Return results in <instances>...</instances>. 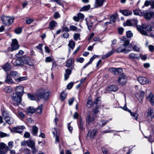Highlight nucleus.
Wrapping results in <instances>:
<instances>
[{
	"instance_id": "nucleus-1",
	"label": "nucleus",
	"mask_w": 154,
	"mask_h": 154,
	"mask_svg": "<svg viewBox=\"0 0 154 154\" xmlns=\"http://www.w3.org/2000/svg\"><path fill=\"white\" fill-rule=\"evenodd\" d=\"M50 92L48 90L41 88L38 90L36 95L38 98L44 99L47 100L49 97Z\"/></svg>"
},
{
	"instance_id": "nucleus-2",
	"label": "nucleus",
	"mask_w": 154,
	"mask_h": 154,
	"mask_svg": "<svg viewBox=\"0 0 154 154\" xmlns=\"http://www.w3.org/2000/svg\"><path fill=\"white\" fill-rule=\"evenodd\" d=\"M22 96L19 95V94L17 93H13L11 95V97L12 99L13 104L15 106L19 105L21 101L22 97Z\"/></svg>"
},
{
	"instance_id": "nucleus-3",
	"label": "nucleus",
	"mask_w": 154,
	"mask_h": 154,
	"mask_svg": "<svg viewBox=\"0 0 154 154\" xmlns=\"http://www.w3.org/2000/svg\"><path fill=\"white\" fill-rule=\"evenodd\" d=\"M2 21L4 24L9 26L14 21V18L11 17L2 16L1 17Z\"/></svg>"
},
{
	"instance_id": "nucleus-4",
	"label": "nucleus",
	"mask_w": 154,
	"mask_h": 154,
	"mask_svg": "<svg viewBox=\"0 0 154 154\" xmlns=\"http://www.w3.org/2000/svg\"><path fill=\"white\" fill-rule=\"evenodd\" d=\"M127 81V77L124 74H122L119 75L118 82L120 85H124L125 84Z\"/></svg>"
},
{
	"instance_id": "nucleus-5",
	"label": "nucleus",
	"mask_w": 154,
	"mask_h": 154,
	"mask_svg": "<svg viewBox=\"0 0 154 154\" xmlns=\"http://www.w3.org/2000/svg\"><path fill=\"white\" fill-rule=\"evenodd\" d=\"M8 150V147L3 143H0V154H6Z\"/></svg>"
},
{
	"instance_id": "nucleus-6",
	"label": "nucleus",
	"mask_w": 154,
	"mask_h": 154,
	"mask_svg": "<svg viewBox=\"0 0 154 154\" xmlns=\"http://www.w3.org/2000/svg\"><path fill=\"white\" fill-rule=\"evenodd\" d=\"M35 61L33 59L28 57H24V63L27 64L29 66H32L34 65Z\"/></svg>"
},
{
	"instance_id": "nucleus-7",
	"label": "nucleus",
	"mask_w": 154,
	"mask_h": 154,
	"mask_svg": "<svg viewBox=\"0 0 154 154\" xmlns=\"http://www.w3.org/2000/svg\"><path fill=\"white\" fill-rule=\"evenodd\" d=\"M19 48V45L18 44V42L16 39H13L12 40L11 45V51L16 50Z\"/></svg>"
},
{
	"instance_id": "nucleus-8",
	"label": "nucleus",
	"mask_w": 154,
	"mask_h": 154,
	"mask_svg": "<svg viewBox=\"0 0 154 154\" xmlns=\"http://www.w3.org/2000/svg\"><path fill=\"white\" fill-rule=\"evenodd\" d=\"M97 130L96 129H90L88 132L87 138H93L94 136L97 134Z\"/></svg>"
},
{
	"instance_id": "nucleus-9",
	"label": "nucleus",
	"mask_w": 154,
	"mask_h": 154,
	"mask_svg": "<svg viewBox=\"0 0 154 154\" xmlns=\"http://www.w3.org/2000/svg\"><path fill=\"white\" fill-rule=\"evenodd\" d=\"M137 80L141 84L145 85L149 83V80L144 77H139L137 78Z\"/></svg>"
},
{
	"instance_id": "nucleus-10",
	"label": "nucleus",
	"mask_w": 154,
	"mask_h": 154,
	"mask_svg": "<svg viewBox=\"0 0 154 154\" xmlns=\"http://www.w3.org/2000/svg\"><path fill=\"white\" fill-rule=\"evenodd\" d=\"M23 87L20 85L17 86L15 88L16 93L19 94V95L22 96L24 93Z\"/></svg>"
},
{
	"instance_id": "nucleus-11",
	"label": "nucleus",
	"mask_w": 154,
	"mask_h": 154,
	"mask_svg": "<svg viewBox=\"0 0 154 154\" xmlns=\"http://www.w3.org/2000/svg\"><path fill=\"white\" fill-rule=\"evenodd\" d=\"M24 128L25 127L23 126H18L13 128L12 131L15 133H21L23 132Z\"/></svg>"
},
{
	"instance_id": "nucleus-12",
	"label": "nucleus",
	"mask_w": 154,
	"mask_h": 154,
	"mask_svg": "<svg viewBox=\"0 0 154 154\" xmlns=\"http://www.w3.org/2000/svg\"><path fill=\"white\" fill-rule=\"evenodd\" d=\"M74 60L72 58L69 59L68 60L66 64V67H69L70 69H72L74 66Z\"/></svg>"
},
{
	"instance_id": "nucleus-13",
	"label": "nucleus",
	"mask_w": 154,
	"mask_h": 154,
	"mask_svg": "<svg viewBox=\"0 0 154 154\" xmlns=\"http://www.w3.org/2000/svg\"><path fill=\"white\" fill-rule=\"evenodd\" d=\"M24 64V60H23L21 58H18L14 62V65L15 66H22Z\"/></svg>"
},
{
	"instance_id": "nucleus-14",
	"label": "nucleus",
	"mask_w": 154,
	"mask_h": 154,
	"mask_svg": "<svg viewBox=\"0 0 154 154\" xmlns=\"http://www.w3.org/2000/svg\"><path fill=\"white\" fill-rule=\"evenodd\" d=\"M109 71L116 75L119 74L122 71V69L120 68L116 69L114 68H110L109 69Z\"/></svg>"
},
{
	"instance_id": "nucleus-15",
	"label": "nucleus",
	"mask_w": 154,
	"mask_h": 154,
	"mask_svg": "<svg viewBox=\"0 0 154 154\" xmlns=\"http://www.w3.org/2000/svg\"><path fill=\"white\" fill-rule=\"evenodd\" d=\"M123 109L127 111L130 113L131 115L134 117L135 119L137 121V117L138 116V115L136 112L133 113L132 112L131 110H129L126 107L124 106L123 108Z\"/></svg>"
},
{
	"instance_id": "nucleus-16",
	"label": "nucleus",
	"mask_w": 154,
	"mask_h": 154,
	"mask_svg": "<svg viewBox=\"0 0 154 154\" xmlns=\"http://www.w3.org/2000/svg\"><path fill=\"white\" fill-rule=\"evenodd\" d=\"M123 41H124V42L123 45H122V46L124 47H126L127 49H128V46L129 43V40H127L125 36H122L121 38L120 42L122 43L123 42H122Z\"/></svg>"
},
{
	"instance_id": "nucleus-17",
	"label": "nucleus",
	"mask_w": 154,
	"mask_h": 154,
	"mask_svg": "<svg viewBox=\"0 0 154 154\" xmlns=\"http://www.w3.org/2000/svg\"><path fill=\"white\" fill-rule=\"evenodd\" d=\"M130 51H131V50L127 49L126 47H122V45L120 47L118 48L116 50V51L117 52H125V53L128 52Z\"/></svg>"
},
{
	"instance_id": "nucleus-18",
	"label": "nucleus",
	"mask_w": 154,
	"mask_h": 154,
	"mask_svg": "<svg viewBox=\"0 0 154 154\" xmlns=\"http://www.w3.org/2000/svg\"><path fill=\"white\" fill-rule=\"evenodd\" d=\"M105 2V0H95L94 7L97 8L102 6Z\"/></svg>"
},
{
	"instance_id": "nucleus-19",
	"label": "nucleus",
	"mask_w": 154,
	"mask_h": 154,
	"mask_svg": "<svg viewBox=\"0 0 154 154\" xmlns=\"http://www.w3.org/2000/svg\"><path fill=\"white\" fill-rule=\"evenodd\" d=\"M144 95V92L143 91H140L139 94H136V97L137 98L140 103L142 102V99L143 98Z\"/></svg>"
},
{
	"instance_id": "nucleus-20",
	"label": "nucleus",
	"mask_w": 154,
	"mask_h": 154,
	"mask_svg": "<svg viewBox=\"0 0 154 154\" xmlns=\"http://www.w3.org/2000/svg\"><path fill=\"white\" fill-rule=\"evenodd\" d=\"M96 117L95 115H94L93 116H91L90 115L87 116L86 121L87 123L89 124L92 123L94 122Z\"/></svg>"
},
{
	"instance_id": "nucleus-21",
	"label": "nucleus",
	"mask_w": 154,
	"mask_h": 154,
	"mask_svg": "<svg viewBox=\"0 0 154 154\" xmlns=\"http://www.w3.org/2000/svg\"><path fill=\"white\" fill-rule=\"evenodd\" d=\"M5 82L7 84L10 85L13 84L14 82L12 79L9 76L8 74L7 73L6 79Z\"/></svg>"
},
{
	"instance_id": "nucleus-22",
	"label": "nucleus",
	"mask_w": 154,
	"mask_h": 154,
	"mask_svg": "<svg viewBox=\"0 0 154 154\" xmlns=\"http://www.w3.org/2000/svg\"><path fill=\"white\" fill-rule=\"evenodd\" d=\"M71 69H66L65 70V73L64 75L65 80H67L69 77V75L72 72Z\"/></svg>"
},
{
	"instance_id": "nucleus-23",
	"label": "nucleus",
	"mask_w": 154,
	"mask_h": 154,
	"mask_svg": "<svg viewBox=\"0 0 154 154\" xmlns=\"http://www.w3.org/2000/svg\"><path fill=\"white\" fill-rule=\"evenodd\" d=\"M118 89L116 85H112L109 87L107 89L108 92H109L111 91H116Z\"/></svg>"
},
{
	"instance_id": "nucleus-24",
	"label": "nucleus",
	"mask_w": 154,
	"mask_h": 154,
	"mask_svg": "<svg viewBox=\"0 0 154 154\" xmlns=\"http://www.w3.org/2000/svg\"><path fill=\"white\" fill-rule=\"evenodd\" d=\"M147 99L150 102L151 105L154 106V96L152 93H151L149 94L147 97Z\"/></svg>"
},
{
	"instance_id": "nucleus-25",
	"label": "nucleus",
	"mask_w": 154,
	"mask_h": 154,
	"mask_svg": "<svg viewBox=\"0 0 154 154\" xmlns=\"http://www.w3.org/2000/svg\"><path fill=\"white\" fill-rule=\"evenodd\" d=\"M137 30L139 31L142 34L146 35H148L147 34V32L143 30V28L140 25H137Z\"/></svg>"
},
{
	"instance_id": "nucleus-26",
	"label": "nucleus",
	"mask_w": 154,
	"mask_h": 154,
	"mask_svg": "<svg viewBox=\"0 0 154 154\" xmlns=\"http://www.w3.org/2000/svg\"><path fill=\"white\" fill-rule=\"evenodd\" d=\"M147 116H150L151 119L154 118V112L153 109L152 108L150 107L148 109Z\"/></svg>"
},
{
	"instance_id": "nucleus-27",
	"label": "nucleus",
	"mask_w": 154,
	"mask_h": 154,
	"mask_svg": "<svg viewBox=\"0 0 154 154\" xmlns=\"http://www.w3.org/2000/svg\"><path fill=\"white\" fill-rule=\"evenodd\" d=\"M99 99V98H97L96 100L94 101V103L96 105L97 104L98 102L100 101ZM99 106L97 105L96 106V108L93 109V112L94 114H96L99 112L98 110Z\"/></svg>"
},
{
	"instance_id": "nucleus-28",
	"label": "nucleus",
	"mask_w": 154,
	"mask_h": 154,
	"mask_svg": "<svg viewBox=\"0 0 154 154\" xmlns=\"http://www.w3.org/2000/svg\"><path fill=\"white\" fill-rule=\"evenodd\" d=\"M119 11L123 15L125 16H128L132 14V12L131 11L128 10H119Z\"/></svg>"
},
{
	"instance_id": "nucleus-29",
	"label": "nucleus",
	"mask_w": 154,
	"mask_h": 154,
	"mask_svg": "<svg viewBox=\"0 0 154 154\" xmlns=\"http://www.w3.org/2000/svg\"><path fill=\"white\" fill-rule=\"evenodd\" d=\"M2 67L5 71L7 72L10 70L11 66L9 64L7 63L2 66Z\"/></svg>"
},
{
	"instance_id": "nucleus-30",
	"label": "nucleus",
	"mask_w": 154,
	"mask_h": 154,
	"mask_svg": "<svg viewBox=\"0 0 154 154\" xmlns=\"http://www.w3.org/2000/svg\"><path fill=\"white\" fill-rule=\"evenodd\" d=\"M129 57L131 59H139L140 58L139 57H138L137 54L133 53H131L129 54Z\"/></svg>"
},
{
	"instance_id": "nucleus-31",
	"label": "nucleus",
	"mask_w": 154,
	"mask_h": 154,
	"mask_svg": "<svg viewBox=\"0 0 154 154\" xmlns=\"http://www.w3.org/2000/svg\"><path fill=\"white\" fill-rule=\"evenodd\" d=\"M57 24V23L54 20H52L49 23V29H53Z\"/></svg>"
},
{
	"instance_id": "nucleus-32",
	"label": "nucleus",
	"mask_w": 154,
	"mask_h": 154,
	"mask_svg": "<svg viewBox=\"0 0 154 154\" xmlns=\"http://www.w3.org/2000/svg\"><path fill=\"white\" fill-rule=\"evenodd\" d=\"M10 75L11 76L15 78L19 77L20 76V74L17 71H11Z\"/></svg>"
},
{
	"instance_id": "nucleus-33",
	"label": "nucleus",
	"mask_w": 154,
	"mask_h": 154,
	"mask_svg": "<svg viewBox=\"0 0 154 154\" xmlns=\"http://www.w3.org/2000/svg\"><path fill=\"white\" fill-rule=\"evenodd\" d=\"M144 16L146 19H150L152 17V12H146L144 14Z\"/></svg>"
},
{
	"instance_id": "nucleus-34",
	"label": "nucleus",
	"mask_w": 154,
	"mask_h": 154,
	"mask_svg": "<svg viewBox=\"0 0 154 154\" xmlns=\"http://www.w3.org/2000/svg\"><path fill=\"white\" fill-rule=\"evenodd\" d=\"M108 121H106L104 120H101L97 122V124L99 125L101 127H102L108 122Z\"/></svg>"
},
{
	"instance_id": "nucleus-35",
	"label": "nucleus",
	"mask_w": 154,
	"mask_h": 154,
	"mask_svg": "<svg viewBox=\"0 0 154 154\" xmlns=\"http://www.w3.org/2000/svg\"><path fill=\"white\" fill-rule=\"evenodd\" d=\"M113 53V51L111 50V51L106 53V54L103 55L102 58L103 59H106L112 54Z\"/></svg>"
},
{
	"instance_id": "nucleus-36",
	"label": "nucleus",
	"mask_w": 154,
	"mask_h": 154,
	"mask_svg": "<svg viewBox=\"0 0 154 154\" xmlns=\"http://www.w3.org/2000/svg\"><path fill=\"white\" fill-rule=\"evenodd\" d=\"M12 90V88L10 86L5 87L3 89L4 91L8 93H11Z\"/></svg>"
},
{
	"instance_id": "nucleus-37",
	"label": "nucleus",
	"mask_w": 154,
	"mask_h": 154,
	"mask_svg": "<svg viewBox=\"0 0 154 154\" xmlns=\"http://www.w3.org/2000/svg\"><path fill=\"white\" fill-rule=\"evenodd\" d=\"M35 111V109L33 108L32 107H29L27 108V110L26 112L28 114H32Z\"/></svg>"
},
{
	"instance_id": "nucleus-38",
	"label": "nucleus",
	"mask_w": 154,
	"mask_h": 154,
	"mask_svg": "<svg viewBox=\"0 0 154 154\" xmlns=\"http://www.w3.org/2000/svg\"><path fill=\"white\" fill-rule=\"evenodd\" d=\"M27 143V146L31 148L35 146V142L32 140H28Z\"/></svg>"
},
{
	"instance_id": "nucleus-39",
	"label": "nucleus",
	"mask_w": 154,
	"mask_h": 154,
	"mask_svg": "<svg viewBox=\"0 0 154 154\" xmlns=\"http://www.w3.org/2000/svg\"><path fill=\"white\" fill-rule=\"evenodd\" d=\"M6 122L9 124H12L14 122V119L10 118V117L7 118H6L5 119Z\"/></svg>"
},
{
	"instance_id": "nucleus-40",
	"label": "nucleus",
	"mask_w": 154,
	"mask_h": 154,
	"mask_svg": "<svg viewBox=\"0 0 154 154\" xmlns=\"http://www.w3.org/2000/svg\"><path fill=\"white\" fill-rule=\"evenodd\" d=\"M38 131V128L35 126H34L32 127V134L33 135H36Z\"/></svg>"
},
{
	"instance_id": "nucleus-41",
	"label": "nucleus",
	"mask_w": 154,
	"mask_h": 154,
	"mask_svg": "<svg viewBox=\"0 0 154 154\" xmlns=\"http://www.w3.org/2000/svg\"><path fill=\"white\" fill-rule=\"evenodd\" d=\"M85 20L86 21V23L87 25L88 29L90 31H91V27L92 26V23L91 21H89L88 22L87 20L86 19H85Z\"/></svg>"
},
{
	"instance_id": "nucleus-42",
	"label": "nucleus",
	"mask_w": 154,
	"mask_h": 154,
	"mask_svg": "<svg viewBox=\"0 0 154 154\" xmlns=\"http://www.w3.org/2000/svg\"><path fill=\"white\" fill-rule=\"evenodd\" d=\"M75 45V42L72 40H70L68 45L69 47L71 48L72 49H73Z\"/></svg>"
},
{
	"instance_id": "nucleus-43",
	"label": "nucleus",
	"mask_w": 154,
	"mask_h": 154,
	"mask_svg": "<svg viewBox=\"0 0 154 154\" xmlns=\"http://www.w3.org/2000/svg\"><path fill=\"white\" fill-rule=\"evenodd\" d=\"M27 77L26 76H24L19 77L17 79H16L15 80L17 82H20L21 81L26 80L27 79Z\"/></svg>"
},
{
	"instance_id": "nucleus-44",
	"label": "nucleus",
	"mask_w": 154,
	"mask_h": 154,
	"mask_svg": "<svg viewBox=\"0 0 154 154\" xmlns=\"http://www.w3.org/2000/svg\"><path fill=\"white\" fill-rule=\"evenodd\" d=\"M90 8V5H85L82 7L80 10V11H86L88 10Z\"/></svg>"
},
{
	"instance_id": "nucleus-45",
	"label": "nucleus",
	"mask_w": 154,
	"mask_h": 154,
	"mask_svg": "<svg viewBox=\"0 0 154 154\" xmlns=\"http://www.w3.org/2000/svg\"><path fill=\"white\" fill-rule=\"evenodd\" d=\"M42 105L41 104L35 110V111L38 113L41 114L42 112Z\"/></svg>"
},
{
	"instance_id": "nucleus-46",
	"label": "nucleus",
	"mask_w": 154,
	"mask_h": 154,
	"mask_svg": "<svg viewBox=\"0 0 154 154\" xmlns=\"http://www.w3.org/2000/svg\"><path fill=\"white\" fill-rule=\"evenodd\" d=\"M2 116L4 117V119L6 118L9 117V113L7 111H4L2 112Z\"/></svg>"
},
{
	"instance_id": "nucleus-47",
	"label": "nucleus",
	"mask_w": 154,
	"mask_h": 154,
	"mask_svg": "<svg viewBox=\"0 0 154 154\" xmlns=\"http://www.w3.org/2000/svg\"><path fill=\"white\" fill-rule=\"evenodd\" d=\"M66 93L64 92L61 93L60 94V98L61 100H63L66 98Z\"/></svg>"
},
{
	"instance_id": "nucleus-48",
	"label": "nucleus",
	"mask_w": 154,
	"mask_h": 154,
	"mask_svg": "<svg viewBox=\"0 0 154 154\" xmlns=\"http://www.w3.org/2000/svg\"><path fill=\"white\" fill-rule=\"evenodd\" d=\"M80 34L78 33H75L73 35L74 38V40L75 41H77L78 39L80 40Z\"/></svg>"
},
{
	"instance_id": "nucleus-49",
	"label": "nucleus",
	"mask_w": 154,
	"mask_h": 154,
	"mask_svg": "<svg viewBox=\"0 0 154 154\" xmlns=\"http://www.w3.org/2000/svg\"><path fill=\"white\" fill-rule=\"evenodd\" d=\"M79 127L82 130L84 129L83 123L81 119H80L79 120Z\"/></svg>"
},
{
	"instance_id": "nucleus-50",
	"label": "nucleus",
	"mask_w": 154,
	"mask_h": 154,
	"mask_svg": "<svg viewBox=\"0 0 154 154\" xmlns=\"http://www.w3.org/2000/svg\"><path fill=\"white\" fill-rule=\"evenodd\" d=\"M22 31V28H18L15 29V32L17 34H20L21 33Z\"/></svg>"
},
{
	"instance_id": "nucleus-51",
	"label": "nucleus",
	"mask_w": 154,
	"mask_h": 154,
	"mask_svg": "<svg viewBox=\"0 0 154 154\" xmlns=\"http://www.w3.org/2000/svg\"><path fill=\"white\" fill-rule=\"evenodd\" d=\"M23 53L24 52L23 51L21 50H20L18 52L15 54V56L16 57H19L23 55Z\"/></svg>"
},
{
	"instance_id": "nucleus-52",
	"label": "nucleus",
	"mask_w": 154,
	"mask_h": 154,
	"mask_svg": "<svg viewBox=\"0 0 154 154\" xmlns=\"http://www.w3.org/2000/svg\"><path fill=\"white\" fill-rule=\"evenodd\" d=\"M134 14L135 15H140V11L138 9H135L133 11Z\"/></svg>"
},
{
	"instance_id": "nucleus-53",
	"label": "nucleus",
	"mask_w": 154,
	"mask_h": 154,
	"mask_svg": "<svg viewBox=\"0 0 154 154\" xmlns=\"http://www.w3.org/2000/svg\"><path fill=\"white\" fill-rule=\"evenodd\" d=\"M145 29L148 31H151L152 30V28L150 25H148L146 26L145 28Z\"/></svg>"
},
{
	"instance_id": "nucleus-54",
	"label": "nucleus",
	"mask_w": 154,
	"mask_h": 154,
	"mask_svg": "<svg viewBox=\"0 0 154 154\" xmlns=\"http://www.w3.org/2000/svg\"><path fill=\"white\" fill-rule=\"evenodd\" d=\"M9 136V134H7L2 132H0V137L1 138L8 136Z\"/></svg>"
},
{
	"instance_id": "nucleus-55",
	"label": "nucleus",
	"mask_w": 154,
	"mask_h": 154,
	"mask_svg": "<svg viewBox=\"0 0 154 154\" xmlns=\"http://www.w3.org/2000/svg\"><path fill=\"white\" fill-rule=\"evenodd\" d=\"M53 59H52L51 57H46L45 60V62H52L53 61Z\"/></svg>"
},
{
	"instance_id": "nucleus-56",
	"label": "nucleus",
	"mask_w": 154,
	"mask_h": 154,
	"mask_svg": "<svg viewBox=\"0 0 154 154\" xmlns=\"http://www.w3.org/2000/svg\"><path fill=\"white\" fill-rule=\"evenodd\" d=\"M18 115L19 117H20L22 118H24L25 117V115L24 114L21 112L18 111Z\"/></svg>"
},
{
	"instance_id": "nucleus-57",
	"label": "nucleus",
	"mask_w": 154,
	"mask_h": 154,
	"mask_svg": "<svg viewBox=\"0 0 154 154\" xmlns=\"http://www.w3.org/2000/svg\"><path fill=\"white\" fill-rule=\"evenodd\" d=\"M116 19L115 16L114 15H112L110 18V21L114 23L116 20Z\"/></svg>"
},
{
	"instance_id": "nucleus-58",
	"label": "nucleus",
	"mask_w": 154,
	"mask_h": 154,
	"mask_svg": "<svg viewBox=\"0 0 154 154\" xmlns=\"http://www.w3.org/2000/svg\"><path fill=\"white\" fill-rule=\"evenodd\" d=\"M31 148L32 149V152L33 153L35 154L38 151V150L36 149L35 146L32 147Z\"/></svg>"
},
{
	"instance_id": "nucleus-59",
	"label": "nucleus",
	"mask_w": 154,
	"mask_h": 154,
	"mask_svg": "<svg viewBox=\"0 0 154 154\" xmlns=\"http://www.w3.org/2000/svg\"><path fill=\"white\" fill-rule=\"evenodd\" d=\"M34 20L32 19L27 18L26 20V23L28 24L31 23Z\"/></svg>"
},
{
	"instance_id": "nucleus-60",
	"label": "nucleus",
	"mask_w": 154,
	"mask_h": 154,
	"mask_svg": "<svg viewBox=\"0 0 154 154\" xmlns=\"http://www.w3.org/2000/svg\"><path fill=\"white\" fill-rule=\"evenodd\" d=\"M132 23L133 25H136L137 24L138 21L136 19H132L131 20Z\"/></svg>"
},
{
	"instance_id": "nucleus-61",
	"label": "nucleus",
	"mask_w": 154,
	"mask_h": 154,
	"mask_svg": "<svg viewBox=\"0 0 154 154\" xmlns=\"http://www.w3.org/2000/svg\"><path fill=\"white\" fill-rule=\"evenodd\" d=\"M97 56L96 55H94L90 59L89 61L88 62V64H91L94 60L97 57Z\"/></svg>"
},
{
	"instance_id": "nucleus-62",
	"label": "nucleus",
	"mask_w": 154,
	"mask_h": 154,
	"mask_svg": "<svg viewBox=\"0 0 154 154\" xmlns=\"http://www.w3.org/2000/svg\"><path fill=\"white\" fill-rule=\"evenodd\" d=\"M133 48L134 51H139L140 49V47L137 46L136 45H134Z\"/></svg>"
},
{
	"instance_id": "nucleus-63",
	"label": "nucleus",
	"mask_w": 154,
	"mask_h": 154,
	"mask_svg": "<svg viewBox=\"0 0 154 154\" xmlns=\"http://www.w3.org/2000/svg\"><path fill=\"white\" fill-rule=\"evenodd\" d=\"M78 15L79 17V18L80 20H82L84 18V15L83 14L81 13H79L78 14Z\"/></svg>"
},
{
	"instance_id": "nucleus-64",
	"label": "nucleus",
	"mask_w": 154,
	"mask_h": 154,
	"mask_svg": "<svg viewBox=\"0 0 154 154\" xmlns=\"http://www.w3.org/2000/svg\"><path fill=\"white\" fill-rule=\"evenodd\" d=\"M54 17L55 19H57L60 17V15L58 12H56L54 14Z\"/></svg>"
}]
</instances>
